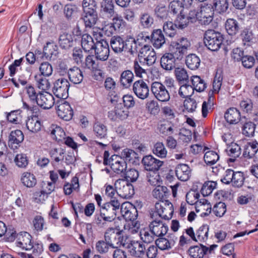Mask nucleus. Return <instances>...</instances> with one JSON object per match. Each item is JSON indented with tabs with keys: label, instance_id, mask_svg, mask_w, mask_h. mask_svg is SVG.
Returning <instances> with one entry per match:
<instances>
[{
	"label": "nucleus",
	"instance_id": "f257e3e1",
	"mask_svg": "<svg viewBox=\"0 0 258 258\" xmlns=\"http://www.w3.org/2000/svg\"><path fill=\"white\" fill-rule=\"evenodd\" d=\"M119 209L120 213L126 221H131L128 225H125L124 228L128 227V230L131 233L137 232L140 228V224L138 221H136L138 216V212L134 206L129 202L123 203L120 205Z\"/></svg>",
	"mask_w": 258,
	"mask_h": 258
},
{
	"label": "nucleus",
	"instance_id": "f03ea898",
	"mask_svg": "<svg viewBox=\"0 0 258 258\" xmlns=\"http://www.w3.org/2000/svg\"><path fill=\"white\" fill-rule=\"evenodd\" d=\"M190 43L185 37H181L177 41L171 42L168 47L169 53L177 60H181L186 54Z\"/></svg>",
	"mask_w": 258,
	"mask_h": 258
},
{
	"label": "nucleus",
	"instance_id": "7ed1b4c3",
	"mask_svg": "<svg viewBox=\"0 0 258 258\" xmlns=\"http://www.w3.org/2000/svg\"><path fill=\"white\" fill-rule=\"evenodd\" d=\"M223 35L213 29H208L204 33V44L211 51L218 50L223 44Z\"/></svg>",
	"mask_w": 258,
	"mask_h": 258
},
{
	"label": "nucleus",
	"instance_id": "20e7f679",
	"mask_svg": "<svg viewBox=\"0 0 258 258\" xmlns=\"http://www.w3.org/2000/svg\"><path fill=\"white\" fill-rule=\"evenodd\" d=\"M134 41V38L133 37L128 38L124 40L120 36H114L111 39L110 45L115 53H120L125 51L133 54L135 53L133 46Z\"/></svg>",
	"mask_w": 258,
	"mask_h": 258
},
{
	"label": "nucleus",
	"instance_id": "39448f33",
	"mask_svg": "<svg viewBox=\"0 0 258 258\" xmlns=\"http://www.w3.org/2000/svg\"><path fill=\"white\" fill-rule=\"evenodd\" d=\"M144 229L140 232V237L142 241H131L130 242L123 243L122 246L128 250L132 255L138 257H143L145 254V245L143 240V235L145 236Z\"/></svg>",
	"mask_w": 258,
	"mask_h": 258
},
{
	"label": "nucleus",
	"instance_id": "423d86ee",
	"mask_svg": "<svg viewBox=\"0 0 258 258\" xmlns=\"http://www.w3.org/2000/svg\"><path fill=\"white\" fill-rule=\"evenodd\" d=\"M120 207V203L117 200H111L110 202L105 203L100 208V212L104 216L106 221L109 222L113 221L116 215V211Z\"/></svg>",
	"mask_w": 258,
	"mask_h": 258
},
{
	"label": "nucleus",
	"instance_id": "0eeeda50",
	"mask_svg": "<svg viewBox=\"0 0 258 258\" xmlns=\"http://www.w3.org/2000/svg\"><path fill=\"white\" fill-rule=\"evenodd\" d=\"M123 179H118L114 183L117 194L124 199L131 198L135 193L133 185Z\"/></svg>",
	"mask_w": 258,
	"mask_h": 258
},
{
	"label": "nucleus",
	"instance_id": "6e6552de",
	"mask_svg": "<svg viewBox=\"0 0 258 258\" xmlns=\"http://www.w3.org/2000/svg\"><path fill=\"white\" fill-rule=\"evenodd\" d=\"M218 247L217 244H212L209 247L200 244L199 245L190 246L188 253L191 258H204L206 255L214 253V249Z\"/></svg>",
	"mask_w": 258,
	"mask_h": 258
},
{
	"label": "nucleus",
	"instance_id": "1a4fd4ad",
	"mask_svg": "<svg viewBox=\"0 0 258 258\" xmlns=\"http://www.w3.org/2000/svg\"><path fill=\"white\" fill-rule=\"evenodd\" d=\"M155 207L156 213L160 218L165 220H169L172 218L174 212L173 206L168 200L157 202Z\"/></svg>",
	"mask_w": 258,
	"mask_h": 258
},
{
	"label": "nucleus",
	"instance_id": "9d476101",
	"mask_svg": "<svg viewBox=\"0 0 258 258\" xmlns=\"http://www.w3.org/2000/svg\"><path fill=\"white\" fill-rule=\"evenodd\" d=\"M69 87L70 83L67 79L59 78L54 82L52 91L57 98L65 99L69 96Z\"/></svg>",
	"mask_w": 258,
	"mask_h": 258
},
{
	"label": "nucleus",
	"instance_id": "9b49d317",
	"mask_svg": "<svg viewBox=\"0 0 258 258\" xmlns=\"http://www.w3.org/2000/svg\"><path fill=\"white\" fill-rule=\"evenodd\" d=\"M151 91L159 101L166 102L170 99V95L165 86L158 82L152 83Z\"/></svg>",
	"mask_w": 258,
	"mask_h": 258
},
{
	"label": "nucleus",
	"instance_id": "f8f14e48",
	"mask_svg": "<svg viewBox=\"0 0 258 258\" xmlns=\"http://www.w3.org/2000/svg\"><path fill=\"white\" fill-rule=\"evenodd\" d=\"M56 110L58 116L64 120H70L73 117V109L70 104L64 100L57 103Z\"/></svg>",
	"mask_w": 258,
	"mask_h": 258
},
{
	"label": "nucleus",
	"instance_id": "ddd939ff",
	"mask_svg": "<svg viewBox=\"0 0 258 258\" xmlns=\"http://www.w3.org/2000/svg\"><path fill=\"white\" fill-rule=\"evenodd\" d=\"M95 50V58L101 61L106 60L109 55V45L107 42L101 39L96 42Z\"/></svg>",
	"mask_w": 258,
	"mask_h": 258
},
{
	"label": "nucleus",
	"instance_id": "4468645a",
	"mask_svg": "<svg viewBox=\"0 0 258 258\" xmlns=\"http://www.w3.org/2000/svg\"><path fill=\"white\" fill-rule=\"evenodd\" d=\"M151 234L156 237H161L165 235L168 230L167 225L160 220L156 219L150 222L149 225Z\"/></svg>",
	"mask_w": 258,
	"mask_h": 258
},
{
	"label": "nucleus",
	"instance_id": "2eb2a0df",
	"mask_svg": "<svg viewBox=\"0 0 258 258\" xmlns=\"http://www.w3.org/2000/svg\"><path fill=\"white\" fill-rule=\"evenodd\" d=\"M109 165L115 173L122 175L126 171L127 167V164L123 159L117 155L111 156Z\"/></svg>",
	"mask_w": 258,
	"mask_h": 258
},
{
	"label": "nucleus",
	"instance_id": "dca6fc26",
	"mask_svg": "<svg viewBox=\"0 0 258 258\" xmlns=\"http://www.w3.org/2000/svg\"><path fill=\"white\" fill-rule=\"evenodd\" d=\"M17 246L26 250L33 247L32 236L27 232H21L17 235Z\"/></svg>",
	"mask_w": 258,
	"mask_h": 258
},
{
	"label": "nucleus",
	"instance_id": "f3484780",
	"mask_svg": "<svg viewBox=\"0 0 258 258\" xmlns=\"http://www.w3.org/2000/svg\"><path fill=\"white\" fill-rule=\"evenodd\" d=\"M146 39H150L153 46L156 48H159L165 42V38L161 29L154 30L151 36H146Z\"/></svg>",
	"mask_w": 258,
	"mask_h": 258
},
{
	"label": "nucleus",
	"instance_id": "a211bd4d",
	"mask_svg": "<svg viewBox=\"0 0 258 258\" xmlns=\"http://www.w3.org/2000/svg\"><path fill=\"white\" fill-rule=\"evenodd\" d=\"M123 160L133 165H139L140 163V158L138 154L133 150L125 148L121 152L120 156Z\"/></svg>",
	"mask_w": 258,
	"mask_h": 258
},
{
	"label": "nucleus",
	"instance_id": "6ab92c4d",
	"mask_svg": "<svg viewBox=\"0 0 258 258\" xmlns=\"http://www.w3.org/2000/svg\"><path fill=\"white\" fill-rule=\"evenodd\" d=\"M39 97L36 103L43 109H47L51 108L54 105V98L49 93H41L39 92Z\"/></svg>",
	"mask_w": 258,
	"mask_h": 258
},
{
	"label": "nucleus",
	"instance_id": "aec40b11",
	"mask_svg": "<svg viewBox=\"0 0 258 258\" xmlns=\"http://www.w3.org/2000/svg\"><path fill=\"white\" fill-rule=\"evenodd\" d=\"M176 176L181 181L188 180L191 175V169L186 164H178L175 170Z\"/></svg>",
	"mask_w": 258,
	"mask_h": 258
},
{
	"label": "nucleus",
	"instance_id": "412c9836",
	"mask_svg": "<svg viewBox=\"0 0 258 258\" xmlns=\"http://www.w3.org/2000/svg\"><path fill=\"white\" fill-rule=\"evenodd\" d=\"M100 13L107 18L113 17L115 14L114 5L112 0H103L101 3Z\"/></svg>",
	"mask_w": 258,
	"mask_h": 258
},
{
	"label": "nucleus",
	"instance_id": "4be33fe9",
	"mask_svg": "<svg viewBox=\"0 0 258 258\" xmlns=\"http://www.w3.org/2000/svg\"><path fill=\"white\" fill-rule=\"evenodd\" d=\"M24 137V135L21 131L17 130L12 131L9 136L8 145L9 147L13 149L17 148V145L23 141Z\"/></svg>",
	"mask_w": 258,
	"mask_h": 258
},
{
	"label": "nucleus",
	"instance_id": "5701e85b",
	"mask_svg": "<svg viewBox=\"0 0 258 258\" xmlns=\"http://www.w3.org/2000/svg\"><path fill=\"white\" fill-rule=\"evenodd\" d=\"M224 117L229 124H235L240 121L241 114L239 110L236 108L231 107L225 112Z\"/></svg>",
	"mask_w": 258,
	"mask_h": 258
},
{
	"label": "nucleus",
	"instance_id": "b1692460",
	"mask_svg": "<svg viewBox=\"0 0 258 258\" xmlns=\"http://www.w3.org/2000/svg\"><path fill=\"white\" fill-rule=\"evenodd\" d=\"M98 18L97 11L86 10V12H84L83 19L86 27H93L96 24Z\"/></svg>",
	"mask_w": 258,
	"mask_h": 258
},
{
	"label": "nucleus",
	"instance_id": "393cba45",
	"mask_svg": "<svg viewBox=\"0 0 258 258\" xmlns=\"http://www.w3.org/2000/svg\"><path fill=\"white\" fill-rule=\"evenodd\" d=\"M176 60V59L168 52L165 53L161 58V66L165 70L170 71L175 68Z\"/></svg>",
	"mask_w": 258,
	"mask_h": 258
},
{
	"label": "nucleus",
	"instance_id": "a878e982",
	"mask_svg": "<svg viewBox=\"0 0 258 258\" xmlns=\"http://www.w3.org/2000/svg\"><path fill=\"white\" fill-rule=\"evenodd\" d=\"M258 152V143L256 141L248 142L244 147L243 156L247 159L252 158Z\"/></svg>",
	"mask_w": 258,
	"mask_h": 258
},
{
	"label": "nucleus",
	"instance_id": "bb28decb",
	"mask_svg": "<svg viewBox=\"0 0 258 258\" xmlns=\"http://www.w3.org/2000/svg\"><path fill=\"white\" fill-rule=\"evenodd\" d=\"M145 54H138V58L134 62V70L137 77L142 78V74L145 73Z\"/></svg>",
	"mask_w": 258,
	"mask_h": 258
},
{
	"label": "nucleus",
	"instance_id": "cd10ccee",
	"mask_svg": "<svg viewBox=\"0 0 258 258\" xmlns=\"http://www.w3.org/2000/svg\"><path fill=\"white\" fill-rule=\"evenodd\" d=\"M135 52H138V54H145V36L143 32L140 33L137 36V39H134L133 44Z\"/></svg>",
	"mask_w": 258,
	"mask_h": 258
},
{
	"label": "nucleus",
	"instance_id": "c85d7f7f",
	"mask_svg": "<svg viewBox=\"0 0 258 258\" xmlns=\"http://www.w3.org/2000/svg\"><path fill=\"white\" fill-rule=\"evenodd\" d=\"M163 164V161L155 158L152 155H146V170L157 171Z\"/></svg>",
	"mask_w": 258,
	"mask_h": 258
},
{
	"label": "nucleus",
	"instance_id": "c756f323",
	"mask_svg": "<svg viewBox=\"0 0 258 258\" xmlns=\"http://www.w3.org/2000/svg\"><path fill=\"white\" fill-rule=\"evenodd\" d=\"M197 20L196 17L186 16L183 13H181L177 16L175 23L178 28L183 29L186 27L189 23L196 22Z\"/></svg>",
	"mask_w": 258,
	"mask_h": 258
},
{
	"label": "nucleus",
	"instance_id": "7c9ffc66",
	"mask_svg": "<svg viewBox=\"0 0 258 258\" xmlns=\"http://www.w3.org/2000/svg\"><path fill=\"white\" fill-rule=\"evenodd\" d=\"M26 126L30 132L33 133H37L40 131L41 123L38 117L36 115L29 117L26 121Z\"/></svg>",
	"mask_w": 258,
	"mask_h": 258
},
{
	"label": "nucleus",
	"instance_id": "2f4dec72",
	"mask_svg": "<svg viewBox=\"0 0 258 258\" xmlns=\"http://www.w3.org/2000/svg\"><path fill=\"white\" fill-rule=\"evenodd\" d=\"M190 81L192 84L191 86L194 91L202 92L207 88V83L205 81L199 76H192L191 77Z\"/></svg>",
	"mask_w": 258,
	"mask_h": 258
},
{
	"label": "nucleus",
	"instance_id": "473e14b6",
	"mask_svg": "<svg viewBox=\"0 0 258 258\" xmlns=\"http://www.w3.org/2000/svg\"><path fill=\"white\" fill-rule=\"evenodd\" d=\"M68 76L70 80L76 84H80L83 79L82 72L78 67L70 69L68 71Z\"/></svg>",
	"mask_w": 258,
	"mask_h": 258
},
{
	"label": "nucleus",
	"instance_id": "72a5a7b5",
	"mask_svg": "<svg viewBox=\"0 0 258 258\" xmlns=\"http://www.w3.org/2000/svg\"><path fill=\"white\" fill-rule=\"evenodd\" d=\"M240 110L244 114H252L254 108L253 100L249 98H243L239 102Z\"/></svg>",
	"mask_w": 258,
	"mask_h": 258
},
{
	"label": "nucleus",
	"instance_id": "f704fd0d",
	"mask_svg": "<svg viewBox=\"0 0 258 258\" xmlns=\"http://www.w3.org/2000/svg\"><path fill=\"white\" fill-rule=\"evenodd\" d=\"M59 44L61 48L69 49L73 45V37L71 34L63 33L59 37Z\"/></svg>",
	"mask_w": 258,
	"mask_h": 258
},
{
	"label": "nucleus",
	"instance_id": "c9c22d12",
	"mask_svg": "<svg viewBox=\"0 0 258 258\" xmlns=\"http://www.w3.org/2000/svg\"><path fill=\"white\" fill-rule=\"evenodd\" d=\"M81 45L86 52H89L95 48L96 43L90 35L85 34L82 36Z\"/></svg>",
	"mask_w": 258,
	"mask_h": 258
},
{
	"label": "nucleus",
	"instance_id": "e433bc0d",
	"mask_svg": "<svg viewBox=\"0 0 258 258\" xmlns=\"http://www.w3.org/2000/svg\"><path fill=\"white\" fill-rule=\"evenodd\" d=\"M200 63V57L195 54H189L186 57V65L190 70H195L198 69Z\"/></svg>",
	"mask_w": 258,
	"mask_h": 258
},
{
	"label": "nucleus",
	"instance_id": "4c0bfd02",
	"mask_svg": "<svg viewBox=\"0 0 258 258\" xmlns=\"http://www.w3.org/2000/svg\"><path fill=\"white\" fill-rule=\"evenodd\" d=\"M215 97L213 91L209 92L207 101L203 102L202 107V113L203 117H206L208 115V110L210 109L214 106Z\"/></svg>",
	"mask_w": 258,
	"mask_h": 258
},
{
	"label": "nucleus",
	"instance_id": "58836bf2",
	"mask_svg": "<svg viewBox=\"0 0 258 258\" xmlns=\"http://www.w3.org/2000/svg\"><path fill=\"white\" fill-rule=\"evenodd\" d=\"M22 183L27 187H34L37 183L35 176L30 172H24L21 177Z\"/></svg>",
	"mask_w": 258,
	"mask_h": 258
},
{
	"label": "nucleus",
	"instance_id": "ea45409f",
	"mask_svg": "<svg viewBox=\"0 0 258 258\" xmlns=\"http://www.w3.org/2000/svg\"><path fill=\"white\" fill-rule=\"evenodd\" d=\"M134 78L133 72L130 70L123 71L120 78L121 84L125 88H127L131 86Z\"/></svg>",
	"mask_w": 258,
	"mask_h": 258
},
{
	"label": "nucleus",
	"instance_id": "a19ab883",
	"mask_svg": "<svg viewBox=\"0 0 258 258\" xmlns=\"http://www.w3.org/2000/svg\"><path fill=\"white\" fill-rule=\"evenodd\" d=\"M225 26L227 33L230 35H235L239 29L238 23L233 19H227Z\"/></svg>",
	"mask_w": 258,
	"mask_h": 258
},
{
	"label": "nucleus",
	"instance_id": "79ce46f5",
	"mask_svg": "<svg viewBox=\"0 0 258 258\" xmlns=\"http://www.w3.org/2000/svg\"><path fill=\"white\" fill-rule=\"evenodd\" d=\"M49 132L50 134L54 136V139L58 142H62L66 137V134L63 129L56 125L52 124L49 128Z\"/></svg>",
	"mask_w": 258,
	"mask_h": 258
},
{
	"label": "nucleus",
	"instance_id": "37998d69",
	"mask_svg": "<svg viewBox=\"0 0 258 258\" xmlns=\"http://www.w3.org/2000/svg\"><path fill=\"white\" fill-rule=\"evenodd\" d=\"M145 89V83L143 80L136 81L133 85V90L135 94L140 98L145 99L144 89Z\"/></svg>",
	"mask_w": 258,
	"mask_h": 258
},
{
	"label": "nucleus",
	"instance_id": "c03bdc74",
	"mask_svg": "<svg viewBox=\"0 0 258 258\" xmlns=\"http://www.w3.org/2000/svg\"><path fill=\"white\" fill-rule=\"evenodd\" d=\"M79 187V179L77 177H73L71 183H66L63 186L64 194L66 195H71L73 190H76Z\"/></svg>",
	"mask_w": 258,
	"mask_h": 258
},
{
	"label": "nucleus",
	"instance_id": "a18cd8bd",
	"mask_svg": "<svg viewBox=\"0 0 258 258\" xmlns=\"http://www.w3.org/2000/svg\"><path fill=\"white\" fill-rule=\"evenodd\" d=\"M152 151L155 155L161 158H165L167 154L165 146L162 142H157L155 144Z\"/></svg>",
	"mask_w": 258,
	"mask_h": 258
},
{
	"label": "nucleus",
	"instance_id": "49530a36",
	"mask_svg": "<svg viewBox=\"0 0 258 258\" xmlns=\"http://www.w3.org/2000/svg\"><path fill=\"white\" fill-rule=\"evenodd\" d=\"M82 67L84 69L93 71L97 70L99 68V65L96 62L93 55H88L86 56L85 62H83Z\"/></svg>",
	"mask_w": 258,
	"mask_h": 258
},
{
	"label": "nucleus",
	"instance_id": "de8ad7c7",
	"mask_svg": "<svg viewBox=\"0 0 258 258\" xmlns=\"http://www.w3.org/2000/svg\"><path fill=\"white\" fill-rule=\"evenodd\" d=\"M174 243V241H169L167 239L162 237V236L159 237L155 241L156 246L161 250H166L171 248Z\"/></svg>",
	"mask_w": 258,
	"mask_h": 258
},
{
	"label": "nucleus",
	"instance_id": "09e8293b",
	"mask_svg": "<svg viewBox=\"0 0 258 258\" xmlns=\"http://www.w3.org/2000/svg\"><path fill=\"white\" fill-rule=\"evenodd\" d=\"M228 0H214L212 8L218 13L225 12L228 8Z\"/></svg>",
	"mask_w": 258,
	"mask_h": 258
},
{
	"label": "nucleus",
	"instance_id": "8fccbe9b",
	"mask_svg": "<svg viewBox=\"0 0 258 258\" xmlns=\"http://www.w3.org/2000/svg\"><path fill=\"white\" fill-rule=\"evenodd\" d=\"M93 131L97 137L101 139L106 137L107 129L103 124L99 122H96L94 124Z\"/></svg>",
	"mask_w": 258,
	"mask_h": 258
},
{
	"label": "nucleus",
	"instance_id": "3c124183",
	"mask_svg": "<svg viewBox=\"0 0 258 258\" xmlns=\"http://www.w3.org/2000/svg\"><path fill=\"white\" fill-rule=\"evenodd\" d=\"M209 227L207 224L201 226L196 232L198 241L205 242L208 239Z\"/></svg>",
	"mask_w": 258,
	"mask_h": 258
},
{
	"label": "nucleus",
	"instance_id": "603ef678",
	"mask_svg": "<svg viewBox=\"0 0 258 258\" xmlns=\"http://www.w3.org/2000/svg\"><path fill=\"white\" fill-rule=\"evenodd\" d=\"M255 126V124L251 121L245 122L242 126L243 135L248 137H253L254 134Z\"/></svg>",
	"mask_w": 258,
	"mask_h": 258
},
{
	"label": "nucleus",
	"instance_id": "864d4df0",
	"mask_svg": "<svg viewBox=\"0 0 258 258\" xmlns=\"http://www.w3.org/2000/svg\"><path fill=\"white\" fill-rule=\"evenodd\" d=\"M45 76L42 75H36L35 79L37 83V87L42 90H47L50 88V84L48 80Z\"/></svg>",
	"mask_w": 258,
	"mask_h": 258
},
{
	"label": "nucleus",
	"instance_id": "5fc2aeb1",
	"mask_svg": "<svg viewBox=\"0 0 258 258\" xmlns=\"http://www.w3.org/2000/svg\"><path fill=\"white\" fill-rule=\"evenodd\" d=\"M219 158V155L213 151H209L205 154L204 159L208 165H212L215 164Z\"/></svg>",
	"mask_w": 258,
	"mask_h": 258
},
{
	"label": "nucleus",
	"instance_id": "6e6d98bb",
	"mask_svg": "<svg viewBox=\"0 0 258 258\" xmlns=\"http://www.w3.org/2000/svg\"><path fill=\"white\" fill-rule=\"evenodd\" d=\"M112 22L110 25L105 27L104 29H106L107 27L110 28V33H112L113 31H119L120 27L123 25L124 22L121 17H118L117 15L116 17H113Z\"/></svg>",
	"mask_w": 258,
	"mask_h": 258
},
{
	"label": "nucleus",
	"instance_id": "4d7b16f0",
	"mask_svg": "<svg viewBox=\"0 0 258 258\" xmlns=\"http://www.w3.org/2000/svg\"><path fill=\"white\" fill-rule=\"evenodd\" d=\"M178 28L176 24L173 23L172 22H167L163 25V31L165 34L170 37H173L176 34V29Z\"/></svg>",
	"mask_w": 258,
	"mask_h": 258
},
{
	"label": "nucleus",
	"instance_id": "13d9d810",
	"mask_svg": "<svg viewBox=\"0 0 258 258\" xmlns=\"http://www.w3.org/2000/svg\"><path fill=\"white\" fill-rule=\"evenodd\" d=\"M217 183L212 181H208L205 182L202 187L201 192L204 197H207L210 195L214 189L216 188Z\"/></svg>",
	"mask_w": 258,
	"mask_h": 258
},
{
	"label": "nucleus",
	"instance_id": "bf43d9fd",
	"mask_svg": "<svg viewBox=\"0 0 258 258\" xmlns=\"http://www.w3.org/2000/svg\"><path fill=\"white\" fill-rule=\"evenodd\" d=\"M64 154V152L61 148L51 149L49 152L51 158L56 163H58L59 161L63 160Z\"/></svg>",
	"mask_w": 258,
	"mask_h": 258
},
{
	"label": "nucleus",
	"instance_id": "052dcab7",
	"mask_svg": "<svg viewBox=\"0 0 258 258\" xmlns=\"http://www.w3.org/2000/svg\"><path fill=\"white\" fill-rule=\"evenodd\" d=\"M174 73L176 78L181 83H186L188 82V76L186 71L184 69L176 68Z\"/></svg>",
	"mask_w": 258,
	"mask_h": 258
},
{
	"label": "nucleus",
	"instance_id": "680f3d73",
	"mask_svg": "<svg viewBox=\"0 0 258 258\" xmlns=\"http://www.w3.org/2000/svg\"><path fill=\"white\" fill-rule=\"evenodd\" d=\"M40 74L39 75H42L45 77L50 76L53 72V68L51 64L48 62L45 61L42 62L39 68Z\"/></svg>",
	"mask_w": 258,
	"mask_h": 258
},
{
	"label": "nucleus",
	"instance_id": "e2e57ef3",
	"mask_svg": "<svg viewBox=\"0 0 258 258\" xmlns=\"http://www.w3.org/2000/svg\"><path fill=\"white\" fill-rule=\"evenodd\" d=\"M114 111L118 119L120 120H123L128 116V109L125 107H123L121 102L120 104H117L115 107Z\"/></svg>",
	"mask_w": 258,
	"mask_h": 258
},
{
	"label": "nucleus",
	"instance_id": "0e129e2a",
	"mask_svg": "<svg viewBox=\"0 0 258 258\" xmlns=\"http://www.w3.org/2000/svg\"><path fill=\"white\" fill-rule=\"evenodd\" d=\"M77 7L75 5L67 4L63 8V13L67 20L72 19L77 12Z\"/></svg>",
	"mask_w": 258,
	"mask_h": 258
},
{
	"label": "nucleus",
	"instance_id": "69168bd1",
	"mask_svg": "<svg viewBox=\"0 0 258 258\" xmlns=\"http://www.w3.org/2000/svg\"><path fill=\"white\" fill-rule=\"evenodd\" d=\"M226 151L229 156L236 158L238 157L241 153V148L236 143H232L226 149Z\"/></svg>",
	"mask_w": 258,
	"mask_h": 258
},
{
	"label": "nucleus",
	"instance_id": "338daca9",
	"mask_svg": "<svg viewBox=\"0 0 258 258\" xmlns=\"http://www.w3.org/2000/svg\"><path fill=\"white\" fill-rule=\"evenodd\" d=\"M193 93L194 90L191 85H187L186 83L180 87L178 92L180 97L185 99L190 98Z\"/></svg>",
	"mask_w": 258,
	"mask_h": 258
},
{
	"label": "nucleus",
	"instance_id": "774afa93",
	"mask_svg": "<svg viewBox=\"0 0 258 258\" xmlns=\"http://www.w3.org/2000/svg\"><path fill=\"white\" fill-rule=\"evenodd\" d=\"M169 8L174 14H177L178 13L180 14L182 13L183 10L182 2L179 1H173L170 3Z\"/></svg>",
	"mask_w": 258,
	"mask_h": 258
}]
</instances>
